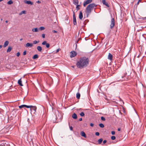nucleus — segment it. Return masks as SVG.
Wrapping results in <instances>:
<instances>
[{"label": "nucleus", "instance_id": "1", "mask_svg": "<svg viewBox=\"0 0 146 146\" xmlns=\"http://www.w3.org/2000/svg\"><path fill=\"white\" fill-rule=\"evenodd\" d=\"M89 60L88 58L83 57L80 58L79 61H78L76 65L78 68H82L87 66L89 64Z\"/></svg>", "mask_w": 146, "mask_h": 146}, {"label": "nucleus", "instance_id": "2", "mask_svg": "<svg viewBox=\"0 0 146 146\" xmlns=\"http://www.w3.org/2000/svg\"><path fill=\"white\" fill-rule=\"evenodd\" d=\"M97 5L94 3L90 4L86 8V12L87 14L88 15L90 14L92 11L94 7H96Z\"/></svg>", "mask_w": 146, "mask_h": 146}, {"label": "nucleus", "instance_id": "3", "mask_svg": "<svg viewBox=\"0 0 146 146\" xmlns=\"http://www.w3.org/2000/svg\"><path fill=\"white\" fill-rule=\"evenodd\" d=\"M70 54V57L71 58L75 56L77 54L76 52L74 51H71Z\"/></svg>", "mask_w": 146, "mask_h": 146}, {"label": "nucleus", "instance_id": "4", "mask_svg": "<svg viewBox=\"0 0 146 146\" xmlns=\"http://www.w3.org/2000/svg\"><path fill=\"white\" fill-rule=\"evenodd\" d=\"M92 1V0H86V1H84L83 3L84 6L85 7L87 4H90Z\"/></svg>", "mask_w": 146, "mask_h": 146}, {"label": "nucleus", "instance_id": "5", "mask_svg": "<svg viewBox=\"0 0 146 146\" xmlns=\"http://www.w3.org/2000/svg\"><path fill=\"white\" fill-rule=\"evenodd\" d=\"M73 23H74V25H76L77 24L76 16H75V14L74 12V11H73Z\"/></svg>", "mask_w": 146, "mask_h": 146}, {"label": "nucleus", "instance_id": "6", "mask_svg": "<svg viewBox=\"0 0 146 146\" xmlns=\"http://www.w3.org/2000/svg\"><path fill=\"white\" fill-rule=\"evenodd\" d=\"M115 25V21L114 18H112L111 19V24L110 25V27H113Z\"/></svg>", "mask_w": 146, "mask_h": 146}, {"label": "nucleus", "instance_id": "7", "mask_svg": "<svg viewBox=\"0 0 146 146\" xmlns=\"http://www.w3.org/2000/svg\"><path fill=\"white\" fill-rule=\"evenodd\" d=\"M102 3L103 4L106 5L108 7H109L110 6H109V5L108 4V2H106L105 0H102Z\"/></svg>", "mask_w": 146, "mask_h": 146}, {"label": "nucleus", "instance_id": "8", "mask_svg": "<svg viewBox=\"0 0 146 146\" xmlns=\"http://www.w3.org/2000/svg\"><path fill=\"white\" fill-rule=\"evenodd\" d=\"M33 46V44L31 43H27L26 45H25V46L26 47H32Z\"/></svg>", "mask_w": 146, "mask_h": 146}, {"label": "nucleus", "instance_id": "9", "mask_svg": "<svg viewBox=\"0 0 146 146\" xmlns=\"http://www.w3.org/2000/svg\"><path fill=\"white\" fill-rule=\"evenodd\" d=\"M112 58L113 56L112 54L109 53L108 54V58L110 60H112Z\"/></svg>", "mask_w": 146, "mask_h": 146}, {"label": "nucleus", "instance_id": "10", "mask_svg": "<svg viewBox=\"0 0 146 146\" xmlns=\"http://www.w3.org/2000/svg\"><path fill=\"white\" fill-rule=\"evenodd\" d=\"M24 2L25 3L27 4H31V5H33V3L30 1H26L25 0L24 1Z\"/></svg>", "mask_w": 146, "mask_h": 146}, {"label": "nucleus", "instance_id": "11", "mask_svg": "<svg viewBox=\"0 0 146 146\" xmlns=\"http://www.w3.org/2000/svg\"><path fill=\"white\" fill-rule=\"evenodd\" d=\"M80 134L81 135L85 138L86 137V135L85 133L83 131H82L81 132Z\"/></svg>", "mask_w": 146, "mask_h": 146}, {"label": "nucleus", "instance_id": "12", "mask_svg": "<svg viewBox=\"0 0 146 146\" xmlns=\"http://www.w3.org/2000/svg\"><path fill=\"white\" fill-rule=\"evenodd\" d=\"M73 4L75 5H78L79 3L78 0H73Z\"/></svg>", "mask_w": 146, "mask_h": 146}, {"label": "nucleus", "instance_id": "13", "mask_svg": "<svg viewBox=\"0 0 146 146\" xmlns=\"http://www.w3.org/2000/svg\"><path fill=\"white\" fill-rule=\"evenodd\" d=\"M37 49L38 51L40 52H42V48L40 46H37Z\"/></svg>", "mask_w": 146, "mask_h": 146}, {"label": "nucleus", "instance_id": "14", "mask_svg": "<svg viewBox=\"0 0 146 146\" xmlns=\"http://www.w3.org/2000/svg\"><path fill=\"white\" fill-rule=\"evenodd\" d=\"M82 18H83L82 13L81 11H80V13L79 15V18L80 20H81V19H82Z\"/></svg>", "mask_w": 146, "mask_h": 146}, {"label": "nucleus", "instance_id": "15", "mask_svg": "<svg viewBox=\"0 0 146 146\" xmlns=\"http://www.w3.org/2000/svg\"><path fill=\"white\" fill-rule=\"evenodd\" d=\"M9 43V42L8 41H6L5 42L4 44L3 45V46L4 47H5L7 46L8 44Z\"/></svg>", "mask_w": 146, "mask_h": 146}, {"label": "nucleus", "instance_id": "16", "mask_svg": "<svg viewBox=\"0 0 146 146\" xmlns=\"http://www.w3.org/2000/svg\"><path fill=\"white\" fill-rule=\"evenodd\" d=\"M28 107L27 106V105H23L20 106H19V108H24V107H26L27 108V107Z\"/></svg>", "mask_w": 146, "mask_h": 146}, {"label": "nucleus", "instance_id": "17", "mask_svg": "<svg viewBox=\"0 0 146 146\" xmlns=\"http://www.w3.org/2000/svg\"><path fill=\"white\" fill-rule=\"evenodd\" d=\"M72 117L74 119H76L77 118V117L76 114L74 113L72 115Z\"/></svg>", "mask_w": 146, "mask_h": 146}, {"label": "nucleus", "instance_id": "18", "mask_svg": "<svg viewBox=\"0 0 146 146\" xmlns=\"http://www.w3.org/2000/svg\"><path fill=\"white\" fill-rule=\"evenodd\" d=\"M38 57V54H36L32 58L33 59H35L37 58Z\"/></svg>", "mask_w": 146, "mask_h": 146}, {"label": "nucleus", "instance_id": "19", "mask_svg": "<svg viewBox=\"0 0 146 146\" xmlns=\"http://www.w3.org/2000/svg\"><path fill=\"white\" fill-rule=\"evenodd\" d=\"M18 84L21 86H23V85L22 84V81L21 80V79H20V80H19L18 81Z\"/></svg>", "mask_w": 146, "mask_h": 146}, {"label": "nucleus", "instance_id": "20", "mask_svg": "<svg viewBox=\"0 0 146 146\" xmlns=\"http://www.w3.org/2000/svg\"><path fill=\"white\" fill-rule=\"evenodd\" d=\"M12 49V48L11 46H9L8 47V49L7 50V52H10L11 51Z\"/></svg>", "mask_w": 146, "mask_h": 146}, {"label": "nucleus", "instance_id": "21", "mask_svg": "<svg viewBox=\"0 0 146 146\" xmlns=\"http://www.w3.org/2000/svg\"><path fill=\"white\" fill-rule=\"evenodd\" d=\"M13 3V2L11 0H10L7 2V4L8 5H11Z\"/></svg>", "mask_w": 146, "mask_h": 146}, {"label": "nucleus", "instance_id": "22", "mask_svg": "<svg viewBox=\"0 0 146 146\" xmlns=\"http://www.w3.org/2000/svg\"><path fill=\"white\" fill-rule=\"evenodd\" d=\"M80 94L78 93L76 94V98L78 99H79L80 97Z\"/></svg>", "mask_w": 146, "mask_h": 146}, {"label": "nucleus", "instance_id": "23", "mask_svg": "<svg viewBox=\"0 0 146 146\" xmlns=\"http://www.w3.org/2000/svg\"><path fill=\"white\" fill-rule=\"evenodd\" d=\"M102 141H103L102 139L101 138V139H99L98 141V143L99 144H101L102 142Z\"/></svg>", "mask_w": 146, "mask_h": 146}, {"label": "nucleus", "instance_id": "24", "mask_svg": "<svg viewBox=\"0 0 146 146\" xmlns=\"http://www.w3.org/2000/svg\"><path fill=\"white\" fill-rule=\"evenodd\" d=\"M80 5H79L78 4L76 5V9L77 11L79 10V9H80Z\"/></svg>", "mask_w": 146, "mask_h": 146}, {"label": "nucleus", "instance_id": "25", "mask_svg": "<svg viewBox=\"0 0 146 146\" xmlns=\"http://www.w3.org/2000/svg\"><path fill=\"white\" fill-rule=\"evenodd\" d=\"M32 31L33 32H37L38 31L37 28H35L32 29Z\"/></svg>", "mask_w": 146, "mask_h": 146}, {"label": "nucleus", "instance_id": "26", "mask_svg": "<svg viewBox=\"0 0 146 146\" xmlns=\"http://www.w3.org/2000/svg\"><path fill=\"white\" fill-rule=\"evenodd\" d=\"M32 110H33L35 112H36V106H34V107H33Z\"/></svg>", "mask_w": 146, "mask_h": 146}, {"label": "nucleus", "instance_id": "27", "mask_svg": "<svg viewBox=\"0 0 146 146\" xmlns=\"http://www.w3.org/2000/svg\"><path fill=\"white\" fill-rule=\"evenodd\" d=\"M99 125L100 127H101L103 128L104 127V124L102 123H100L99 124Z\"/></svg>", "mask_w": 146, "mask_h": 146}, {"label": "nucleus", "instance_id": "28", "mask_svg": "<svg viewBox=\"0 0 146 146\" xmlns=\"http://www.w3.org/2000/svg\"><path fill=\"white\" fill-rule=\"evenodd\" d=\"M80 115L81 116L83 117L84 115V114L83 112H82L80 113Z\"/></svg>", "mask_w": 146, "mask_h": 146}, {"label": "nucleus", "instance_id": "29", "mask_svg": "<svg viewBox=\"0 0 146 146\" xmlns=\"http://www.w3.org/2000/svg\"><path fill=\"white\" fill-rule=\"evenodd\" d=\"M111 139L112 140H114L115 139V136H112L111 137Z\"/></svg>", "mask_w": 146, "mask_h": 146}, {"label": "nucleus", "instance_id": "30", "mask_svg": "<svg viewBox=\"0 0 146 146\" xmlns=\"http://www.w3.org/2000/svg\"><path fill=\"white\" fill-rule=\"evenodd\" d=\"M39 42V41H37L36 40H34L33 41V43L34 44H37V43H38V42Z\"/></svg>", "mask_w": 146, "mask_h": 146}, {"label": "nucleus", "instance_id": "31", "mask_svg": "<svg viewBox=\"0 0 146 146\" xmlns=\"http://www.w3.org/2000/svg\"><path fill=\"white\" fill-rule=\"evenodd\" d=\"M46 45V46L47 48H48L50 47V44L48 43H47Z\"/></svg>", "mask_w": 146, "mask_h": 146}, {"label": "nucleus", "instance_id": "32", "mask_svg": "<svg viewBox=\"0 0 146 146\" xmlns=\"http://www.w3.org/2000/svg\"><path fill=\"white\" fill-rule=\"evenodd\" d=\"M47 43L46 41H44L42 43V44L43 45H46V44Z\"/></svg>", "mask_w": 146, "mask_h": 146}, {"label": "nucleus", "instance_id": "33", "mask_svg": "<svg viewBox=\"0 0 146 146\" xmlns=\"http://www.w3.org/2000/svg\"><path fill=\"white\" fill-rule=\"evenodd\" d=\"M101 119L102 120L104 121H105L106 120V119L105 118L102 116L101 117Z\"/></svg>", "mask_w": 146, "mask_h": 146}, {"label": "nucleus", "instance_id": "34", "mask_svg": "<svg viewBox=\"0 0 146 146\" xmlns=\"http://www.w3.org/2000/svg\"><path fill=\"white\" fill-rule=\"evenodd\" d=\"M27 106L28 107H27V108H31L32 109L33 107H34V106Z\"/></svg>", "mask_w": 146, "mask_h": 146}, {"label": "nucleus", "instance_id": "35", "mask_svg": "<svg viewBox=\"0 0 146 146\" xmlns=\"http://www.w3.org/2000/svg\"><path fill=\"white\" fill-rule=\"evenodd\" d=\"M20 53L19 52H18L17 54H16V56H17V57H19L20 55Z\"/></svg>", "mask_w": 146, "mask_h": 146}, {"label": "nucleus", "instance_id": "36", "mask_svg": "<svg viewBox=\"0 0 146 146\" xmlns=\"http://www.w3.org/2000/svg\"><path fill=\"white\" fill-rule=\"evenodd\" d=\"M95 135L97 136H99L100 135V133L98 132H96L95 133Z\"/></svg>", "mask_w": 146, "mask_h": 146}, {"label": "nucleus", "instance_id": "37", "mask_svg": "<svg viewBox=\"0 0 146 146\" xmlns=\"http://www.w3.org/2000/svg\"><path fill=\"white\" fill-rule=\"evenodd\" d=\"M111 133L112 135H114L115 134V132L114 131H112L111 132Z\"/></svg>", "mask_w": 146, "mask_h": 146}, {"label": "nucleus", "instance_id": "38", "mask_svg": "<svg viewBox=\"0 0 146 146\" xmlns=\"http://www.w3.org/2000/svg\"><path fill=\"white\" fill-rule=\"evenodd\" d=\"M23 54L24 55H25L26 54V50L23 53Z\"/></svg>", "mask_w": 146, "mask_h": 146}, {"label": "nucleus", "instance_id": "39", "mask_svg": "<svg viewBox=\"0 0 146 146\" xmlns=\"http://www.w3.org/2000/svg\"><path fill=\"white\" fill-rule=\"evenodd\" d=\"M60 50V48L56 50V53H58Z\"/></svg>", "mask_w": 146, "mask_h": 146}, {"label": "nucleus", "instance_id": "40", "mask_svg": "<svg viewBox=\"0 0 146 146\" xmlns=\"http://www.w3.org/2000/svg\"><path fill=\"white\" fill-rule=\"evenodd\" d=\"M42 37L43 38H45V35L44 34H43L42 35Z\"/></svg>", "mask_w": 146, "mask_h": 146}, {"label": "nucleus", "instance_id": "41", "mask_svg": "<svg viewBox=\"0 0 146 146\" xmlns=\"http://www.w3.org/2000/svg\"><path fill=\"white\" fill-rule=\"evenodd\" d=\"M107 142V141L106 140H104L103 141V144H104Z\"/></svg>", "mask_w": 146, "mask_h": 146}, {"label": "nucleus", "instance_id": "42", "mask_svg": "<svg viewBox=\"0 0 146 146\" xmlns=\"http://www.w3.org/2000/svg\"><path fill=\"white\" fill-rule=\"evenodd\" d=\"M40 30L41 31L45 29V28H40Z\"/></svg>", "mask_w": 146, "mask_h": 146}, {"label": "nucleus", "instance_id": "43", "mask_svg": "<svg viewBox=\"0 0 146 146\" xmlns=\"http://www.w3.org/2000/svg\"><path fill=\"white\" fill-rule=\"evenodd\" d=\"M70 129L71 130H72V129H73V128H72V126H70Z\"/></svg>", "mask_w": 146, "mask_h": 146}, {"label": "nucleus", "instance_id": "44", "mask_svg": "<svg viewBox=\"0 0 146 146\" xmlns=\"http://www.w3.org/2000/svg\"><path fill=\"white\" fill-rule=\"evenodd\" d=\"M22 13L25 14V13L26 11H22L21 12Z\"/></svg>", "mask_w": 146, "mask_h": 146}, {"label": "nucleus", "instance_id": "45", "mask_svg": "<svg viewBox=\"0 0 146 146\" xmlns=\"http://www.w3.org/2000/svg\"><path fill=\"white\" fill-rule=\"evenodd\" d=\"M52 32L54 33H57V31L54 30L52 31Z\"/></svg>", "mask_w": 146, "mask_h": 146}, {"label": "nucleus", "instance_id": "46", "mask_svg": "<svg viewBox=\"0 0 146 146\" xmlns=\"http://www.w3.org/2000/svg\"><path fill=\"white\" fill-rule=\"evenodd\" d=\"M90 125L92 127H93L94 126V124L93 123H91L90 124Z\"/></svg>", "mask_w": 146, "mask_h": 146}, {"label": "nucleus", "instance_id": "47", "mask_svg": "<svg viewBox=\"0 0 146 146\" xmlns=\"http://www.w3.org/2000/svg\"><path fill=\"white\" fill-rule=\"evenodd\" d=\"M37 3H41V2L40 1H37Z\"/></svg>", "mask_w": 146, "mask_h": 146}, {"label": "nucleus", "instance_id": "48", "mask_svg": "<svg viewBox=\"0 0 146 146\" xmlns=\"http://www.w3.org/2000/svg\"><path fill=\"white\" fill-rule=\"evenodd\" d=\"M82 120V118H80L79 119V121H81Z\"/></svg>", "mask_w": 146, "mask_h": 146}, {"label": "nucleus", "instance_id": "49", "mask_svg": "<svg viewBox=\"0 0 146 146\" xmlns=\"http://www.w3.org/2000/svg\"><path fill=\"white\" fill-rule=\"evenodd\" d=\"M120 130H121V129H120V128H118V131H120Z\"/></svg>", "mask_w": 146, "mask_h": 146}, {"label": "nucleus", "instance_id": "50", "mask_svg": "<svg viewBox=\"0 0 146 146\" xmlns=\"http://www.w3.org/2000/svg\"><path fill=\"white\" fill-rule=\"evenodd\" d=\"M2 47V45H0V49Z\"/></svg>", "mask_w": 146, "mask_h": 146}, {"label": "nucleus", "instance_id": "51", "mask_svg": "<svg viewBox=\"0 0 146 146\" xmlns=\"http://www.w3.org/2000/svg\"><path fill=\"white\" fill-rule=\"evenodd\" d=\"M22 40H23V38H21V39H20V41H22Z\"/></svg>", "mask_w": 146, "mask_h": 146}, {"label": "nucleus", "instance_id": "52", "mask_svg": "<svg viewBox=\"0 0 146 146\" xmlns=\"http://www.w3.org/2000/svg\"><path fill=\"white\" fill-rule=\"evenodd\" d=\"M139 2H138L137 3V5H138L139 4Z\"/></svg>", "mask_w": 146, "mask_h": 146}, {"label": "nucleus", "instance_id": "53", "mask_svg": "<svg viewBox=\"0 0 146 146\" xmlns=\"http://www.w3.org/2000/svg\"><path fill=\"white\" fill-rule=\"evenodd\" d=\"M79 38L78 39V40L76 42V43H78V41H79Z\"/></svg>", "mask_w": 146, "mask_h": 146}, {"label": "nucleus", "instance_id": "54", "mask_svg": "<svg viewBox=\"0 0 146 146\" xmlns=\"http://www.w3.org/2000/svg\"><path fill=\"white\" fill-rule=\"evenodd\" d=\"M141 1V0H138V2H140Z\"/></svg>", "mask_w": 146, "mask_h": 146}, {"label": "nucleus", "instance_id": "55", "mask_svg": "<svg viewBox=\"0 0 146 146\" xmlns=\"http://www.w3.org/2000/svg\"><path fill=\"white\" fill-rule=\"evenodd\" d=\"M72 68H74V66H72Z\"/></svg>", "mask_w": 146, "mask_h": 146}, {"label": "nucleus", "instance_id": "56", "mask_svg": "<svg viewBox=\"0 0 146 146\" xmlns=\"http://www.w3.org/2000/svg\"><path fill=\"white\" fill-rule=\"evenodd\" d=\"M120 100L121 101H122L123 102V101L121 99H120Z\"/></svg>", "mask_w": 146, "mask_h": 146}, {"label": "nucleus", "instance_id": "57", "mask_svg": "<svg viewBox=\"0 0 146 146\" xmlns=\"http://www.w3.org/2000/svg\"><path fill=\"white\" fill-rule=\"evenodd\" d=\"M4 0H0V2L1 1H3Z\"/></svg>", "mask_w": 146, "mask_h": 146}, {"label": "nucleus", "instance_id": "58", "mask_svg": "<svg viewBox=\"0 0 146 146\" xmlns=\"http://www.w3.org/2000/svg\"><path fill=\"white\" fill-rule=\"evenodd\" d=\"M5 22L7 23L8 22V21H6Z\"/></svg>", "mask_w": 146, "mask_h": 146}, {"label": "nucleus", "instance_id": "59", "mask_svg": "<svg viewBox=\"0 0 146 146\" xmlns=\"http://www.w3.org/2000/svg\"><path fill=\"white\" fill-rule=\"evenodd\" d=\"M40 27L42 28V27Z\"/></svg>", "mask_w": 146, "mask_h": 146}, {"label": "nucleus", "instance_id": "60", "mask_svg": "<svg viewBox=\"0 0 146 146\" xmlns=\"http://www.w3.org/2000/svg\"><path fill=\"white\" fill-rule=\"evenodd\" d=\"M124 77V76H122V78H123Z\"/></svg>", "mask_w": 146, "mask_h": 146}, {"label": "nucleus", "instance_id": "61", "mask_svg": "<svg viewBox=\"0 0 146 146\" xmlns=\"http://www.w3.org/2000/svg\"><path fill=\"white\" fill-rule=\"evenodd\" d=\"M144 19H146V17Z\"/></svg>", "mask_w": 146, "mask_h": 146}, {"label": "nucleus", "instance_id": "62", "mask_svg": "<svg viewBox=\"0 0 146 146\" xmlns=\"http://www.w3.org/2000/svg\"><path fill=\"white\" fill-rule=\"evenodd\" d=\"M95 9H94V11H95Z\"/></svg>", "mask_w": 146, "mask_h": 146}, {"label": "nucleus", "instance_id": "63", "mask_svg": "<svg viewBox=\"0 0 146 146\" xmlns=\"http://www.w3.org/2000/svg\"><path fill=\"white\" fill-rule=\"evenodd\" d=\"M127 74V73H126L125 75Z\"/></svg>", "mask_w": 146, "mask_h": 146}]
</instances>
